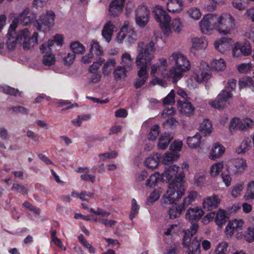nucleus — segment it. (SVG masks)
Listing matches in <instances>:
<instances>
[{"label": "nucleus", "instance_id": "nucleus-1", "mask_svg": "<svg viewBox=\"0 0 254 254\" xmlns=\"http://www.w3.org/2000/svg\"><path fill=\"white\" fill-rule=\"evenodd\" d=\"M199 25L201 32L206 34L216 30L221 35H230L234 33L236 28L235 19L228 13L205 14Z\"/></svg>", "mask_w": 254, "mask_h": 254}, {"label": "nucleus", "instance_id": "nucleus-2", "mask_svg": "<svg viewBox=\"0 0 254 254\" xmlns=\"http://www.w3.org/2000/svg\"><path fill=\"white\" fill-rule=\"evenodd\" d=\"M170 63L174 64L172 67L174 74V81L177 82L183 76V73L189 70L190 64L188 59L180 52H174L168 58Z\"/></svg>", "mask_w": 254, "mask_h": 254}, {"label": "nucleus", "instance_id": "nucleus-3", "mask_svg": "<svg viewBox=\"0 0 254 254\" xmlns=\"http://www.w3.org/2000/svg\"><path fill=\"white\" fill-rule=\"evenodd\" d=\"M198 225L197 223H192L189 229L184 232L183 240V245L184 248L188 249L187 254H200V239L192 237L197 232Z\"/></svg>", "mask_w": 254, "mask_h": 254}, {"label": "nucleus", "instance_id": "nucleus-4", "mask_svg": "<svg viewBox=\"0 0 254 254\" xmlns=\"http://www.w3.org/2000/svg\"><path fill=\"white\" fill-rule=\"evenodd\" d=\"M155 44V42L151 41L144 48L143 42L138 43L137 47L138 53L135 58L136 66L146 65L147 67V64L150 63L154 58Z\"/></svg>", "mask_w": 254, "mask_h": 254}, {"label": "nucleus", "instance_id": "nucleus-5", "mask_svg": "<svg viewBox=\"0 0 254 254\" xmlns=\"http://www.w3.org/2000/svg\"><path fill=\"white\" fill-rule=\"evenodd\" d=\"M153 13L155 18L159 24L163 33L166 35L171 32L170 23L171 18L161 5H156L153 9Z\"/></svg>", "mask_w": 254, "mask_h": 254}, {"label": "nucleus", "instance_id": "nucleus-6", "mask_svg": "<svg viewBox=\"0 0 254 254\" xmlns=\"http://www.w3.org/2000/svg\"><path fill=\"white\" fill-rule=\"evenodd\" d=\"M184 192L182 183H170L166 194L163 195V202L169 204L175 203L184 195Z\"/></svg>", "mask_w": 254, "mask_h": 254}, {"label": "nucleus", "instance_id": "nucleus-7", "mask_svg": "<svg viewBox=\"0 0 254 254\" xmlns=\"http://www.w3.org/2000/svg\"><path fill=\"white\" fill-rule=\"evenodd\" d=\"M158 62L152 64L151 68L150 74L153 77L160 76L163 78L172 77L174 79V74L172 68L169 67V64L165 58H160Z\"/></svg>", "mask_w": 254, "mask_h": 254}, {"label": "nucleus", "instance_id": "nucleus-8", "mask_svg": "<svg viewBox=\"0 0 254 254\" xmlns=\"http://www.w3.org/2000/svg\"><path fill=\"white\" fill-rule=\"evenodd\" d=\"M55 14L52 10H48L42 14L36 20V27L39 30L46 31L54 24Z\"/></svg>", "mask_w": 254, "mask_h": 254}, {"label": "nucleus", "instance_id": "nucleus-9", "mask_svg": "<svg viewBox=\"0 0 254 254\" xmlns=\"http://www.w3.org/2000/svg\"><path fill=\"white\" fill-rule=\"evenodd\" d=\"M31 36L30 32L27 28L20 30L18 33H8L7 46L9 50H12L16 46L17 43L28 39Z\"/></svg>", "mask_w": 254, "mask_h": 254}, {"label": "nucleus", "instance_id": "nucleus-10", "mask_svg": "<svg viewBox=\"0 0 254 254\" xmlns=\"http://www.w3.org/2000/svg\"><path fill=\"white\" fill-rule=\"evenodd\" d=\"M179 169V167L176 165L166 167L164 173L161 175V179L163 181H172L171 183L175 182L176 184L182 183L181 181L184 177V174L181 173L179 176H177Z\"/></svg>", "mask_w": 254, "mask_h": 254}, {"label": "nucleus", "instance_id": "nucleus-11", "mask_svg": "<svg viewBox=\"0 0 254 254\" xmlns=\"http://www.w3.org/2000/svg\"><path fill=\"white\" fill-rule=\"evenodd\" d=\"M232 94L229 91L222 90L214 100L209 101L212 107L217 109H224L230 104Z\"/></svg>", "mask_w": 254, "mask_h": 254}, {"label": "nucleus", "instance_id": "nucleus-12", "mask_svg": "<svg viewBox=\"0 0 254 254\" xmlns=\"http://www.w3.org/2000/svg\"><path fill=\"white\" fill-rule=\"evenodd\" d=\"M150 11L143 2L139 5L135 10V21L140 27H144L148 22Z\"/></svg>", "mask_w": 254, "mask_h": 254}, {"label": "nucleus", "instance_id": "nucleus-13", "mask_svg": "<svg viewBox=\"0 0 254 254\" xmlns=\"http://www.w3.org/2000/svg\"><path fill=\"white\" fill-rule=\"evenodd\" d=\"M211 77L205 63L201 64V66L195 68L191 76V78L199 83L208 80Z\"/></svg>", "mask_w": 254, "mask_h": 254}, {"label": "nucleus", "instance_id": "nucleus-14", "mask_svg": "<svg viewBox=\"0 0 254 254\" xmlns=\"http://www.w3.org/2000/svg\"><path fill=\"white\" fill-rule=\"evenodd\" d=\"M252 49L251 43L247 41L242 43H237L235 44L233 49V56L234 57L238 58L241 55L244 56H248L251 54Z\"/></svg>", "mask_w": 254, "mask_h": 254}, {"label": "nucleus", "instance_id": "nucleus-15", "mask_svg": "<svg viewBox=\"0 0 254 254\" xmlns=\"http://www.w3.org/2000/svg\"><path fill=\"white\" fill-rule=\"evenodd\" d=\"M221 202V199L217 195L213 194L204 198L202 206L204 209L212 210L217 208Z\"/></svg>", "mask_w": 254, "mask_h": 254}, {"label": "nucleus", "instance_id": "nucleus-16", "mask_svg": "<svg viewBox=\"0 0 254 254\" xmlns=\"http://www.w3.org/2000/svg\"><path fill=\"white\" fill-rule=\"evenodd\" d=\"M244 225V221L242 219H233L228 223L225 230V234L228 237H231L235 231L242 229Z\"/></svg>", "mask_w": 254, "mask_h": 254}, {"label": "nucleus", "instance_id": "nucleus-17", "mask_svg": "<svg viewBox=\"0 0 254 254\" xmlns=\"http://www.w3.org/2000/svg\"><path fill=\"white\" fill-rule=\"evenodd\" d=\"M203 214L204 211L200 207L190 208L187 211L185 218L192 223L193 221L199 220Z\"/></svg>", "mask_w": 254, "mask_h": 254}, {"label": "nucleus", "instance_id": "nucleus-18", "mask_svg": "<svg viewBox=\"0 0 254 254\" xmlns=\"http://www.w3.org/2000/svg\"><path fill=\"white\" fill-rule=\"evenodd\" d=\"M148 77L147 67L146 65L141 66L137 71V78L135 79L134 83L135 88L138 89L143 85Z\"/></svg>", "mask_w": 254, "mask_h": 254}, {"label": "nucleus", "instance_id": "nucleus-19", "mask_svg": "<svg viewBox=\"0 0 254 254\" xmlns=\"http://www.w3.org/2000/svg\"><path fill=\"white\" fill-rule=\"evenodd\" d=\"M63 40L64 38L62 35L56 34L54 37L53 40L48 41V43L42 44L40 46V49L43 53L45 52L48 53L51 51L52 47L54 45L55 43H56L58 45H62Z\"/></svg>", "mask_w": 254, "mask_h": 254}, {"label": "nucleus", "instance_id": "nucleus-20", "mask_svg": "<svg viewBox=\"0 0 254 254\" xmlns=\"http://www.w3.org/2000/svg\"><path fill=\"white\" fill-rule=\"evenodd\" d=\"M225 151V147L220 143H214L210 150L208 157L213 161L220 158Z\"/></svg>", "mask_w": 254, "mask_h": 254}, {"label": "nucleus", "instance_id": "nucleus-21", "mask_svg": "<svg viewBox=\"0 0 254 254\" xmlns=\"http://www.w3.org/2000/svg\"><path fill=\"white\" fill-rule=\"evenodd\" d=\"M36 17V14L26 8L19 15V20L23 25H27Z\"/></svg>", "mask_w": 254, "mask_h": 254}, {"label": "nucleus", "instance_id": "nucleus-22", "mask_svg": "<svg viewBox=\"0 0 254 254\" xmlns=\"http://www.w3.org/2000/svg\"><path fill=\"white\" fill-rule=\"evenodd\" d=\"M167 8L170 12L180 13L184 9V4L182 0H169L167 3Z\"/></svg>", "mask_w": 254, "mask_h": 254}, {"label": "nucleus", "instance_id": "nucleus-23", "mask_svg": "<svg viewBox=\"0 0 254 254\" xmlns=\"http://www.w3.org/2000/svg\"><path fill=\"white\" fill-rule=\"evenodd\" d=\"M178 108L179 109L180 112L187 116H190L192 115L194 111V107L192 105L190 102H182L181 101L179 100L177 102Z\"/></svg>", "mask_w": 254, "mask_h": 254}, {"label": "nucleus", "instance_id": "nucleus-24", "mask_svg": "<svg viewBox=\"0 0 254 254\" xmlns=\"http://www.w3.org/2000/svg\"><path fill=\"white\" fill-rule=\"evenodd\" d=\"M125 0H113L110 4L109 14L111 16H117L122 10Z\"/></svg>", "mask_w": 254, "mask_h": 254}, {"label": "nucleus", "instance_id": "nucleus-25", "mask_svg": "<svg viewBox=\"0 0 254 254\" xmlns=\"http://www.w3.org/2000/svg\"><path fill=\"white\" fill-rule=\"evenodd\" d=\"M231 39L223 37L214 43L215 48L221 53H224L231 47Z\"/></svg>", "mask_w": 254, "mask_h": 254}, {"label": "nucleus", "instance_id": "nucleus-26", "mask_svg": "<svg viewBox=\"0 0 254 254\" xmlns=\"http://www.w3.org/2000/svg\"><path fill=\"white\" fill-rule=\"evenodd\" d=\"M133 64V58L129 53L125 52L122 54L120 61L121 66L126 67L130 71L132 69Z\"/></svg>", "mask_w": 254, "mask_h": 254}, {"label": "nucleus", "instance_id": "nucleus-27", "mask_svg": "<svg viewBox=\"0 0 254 254\" xmlns=\"http://www.w3.org/2000/svg\"><path fill=\"white\" fill-rule=\"evenodd\" d=\"M234 165L233 171L235 173L243 172L247 167L246 160L243 158H236L233 160Z\"/></svg>", "mask_w": 254, "mask_h": 254}, {"label": "nucleus", "instance_id": "nucleus-28", "mask_svg": "<svg viewBox=\"0 0 254 254\" xmlns=\"http://www.w3.org/2000/svg\"><path fill=\"white\" fill-rule=\"evenodd\" d=\"M129 71L123 66L118 65L113 70V74L114 79L118 81L124 80L127 76V72Z\"/></svg>", "mask_w": 254, "mask_h": 254}, {"label": "nucleus", "instance_id": "nucleus-29", "mask_svg": "<svg viewBox=\"0 0 254 254\" xmlns=\"http://www.w3.org/2000/svg\"><path fill=\"white\" fill-rule=\"evenodd\" d=\"M115 26L111 21L107 22L103 27L102 35L107 42H109L112 38Z\"/></svg>", "mask_w": 254, "mask_h": 254}, {"label": "nucleus", "instance_id": "nucleus-30", "mask_svg": "<svg viewBox=\"0 0 254 254\" xmlns=\"http://www.w3.org/2000/svg\"><path fill=\"white\" fill-rule=\"evenodd\" d=\"M38 34L37 32H34L32 37L28 38V39H25L23 42V48L24 50H30L34 46L38 44Z\"/></svg>", "mask_w": 254, "mask_h": 254}, {"label": "nucleus", "instance_id": "nucleus-31", "mask_svg": "<svg viewBox=\"0 0 254 254\" xmlns=\"http://www.w3.org/2000/svg\"><path fill=\"white\" fill-rule=\"evenodd\" d=\"M191 49L199 50L204 49L207 47V42L203 37H194L191 38Z\"/></svg>", "mask_w": 254, "mask_h": 254}, {"label": "nucleus", "instance_id": "nucleus-32", "mask_svg": "<svg viewBox=\"0 0 254 254\" xmlns=\"http://www.w3.org/2000/svg\"><path fill=\"white\" fill-rule=\"evenodd\" d=\"M173 136L169 133H165L159 137L158 147L159 149L164 150L172 139Z\"/></svg>", "mask_w": 254, "mask_h": 254}, {"label": "nucleus", "instance_id": "nucleus-33", "mask_svg": "<svg viewBox=\"0 0 254 254\" xmlns=\"http://www.w3.org/2000/svg\"><path fill=\"white\" fill-rule=\"evenodd\" d=\"M210 66L214 70L220 71L226 68V64L223 59L220 58L213 60L211 62Z\"/></svg>", "mask_w": 254, "mask_h": 254}, {"label": "nucleus", "instance_id": "nucleus-34", "mask_svg": "<svg viewBox=\"0 0 254 254\" xmlns=\"http://www.w3.org/2000/svg\"><path fill=\"white\" fill-rule=\"evenodd\" d=\"M251 148V140L249 138H245L242 141L239 146L236 148V152L238 154H244Z\"/></svg>", "mask_w": 254, "mask_h": 254}, {"label": "nucleus", "instance_id": "nucleus-35", "mask_svg": "<svg viewBox=\"0 0 254 254\" xmlns=\"http://www.w3.org/2000/svg\"><path fill=\"white\" fill-rule=\"evenodd\" d=\"M244 198L246 200L254 199V181H251L247 184Z\"/></svg>", "mask_w": 254, "mask_h": 254}, {"label": "nucleus", "instance_id": "nucleus-36", "mask_svg": "<svg viewBox=\"0 0 254 254\" xmlns=\"http://www.w3.org/2000/svg\"><path fill=\"white\" fill-rule=\"evenodd\" d=\"M201 136L199 134L196 133L193 136H189L187 138V143L189 146L191 148H195L200 146Z\"/></svg>", "mask_w": 254, "mask_h": 254}, {"label": "nucleus", "instance_id": "nucleus-37", "mask_svg": "<svg viewBox=\"0 0 254 254\" xmlns=\"http://www.w3.org/2000/svg\"><path fill=\"white\" fill-rule=\"evenodd\" d=\"M116 64V61L115 59L108 60L104 64L102 73L104 75L108 76L111 72L112 69Z\"/></svg>", "mask_w": 254, "mask_h": 254}, {"label": "nucleus", "instance_id": "nucleus-38", "mask_svg": "<svg viewBox=\"0 0 254 254\" xmlns=\"http://www.w3.org/2000/svg\"><path fill=\"white\" fill-rule=\"evenodd\" d=\"M224 167L223 162H218L214 163L210 168L209 173L211 176L215 177L218 176Z\"/></svg>", "mask_w": 254, "mask_h": 254}, {"label": "nucleus", "instance_id": "nucleus-39", "mask_svg": "<svg viewBox=\"0 0 254 254\" xmlns=\"http://www.w3.org/2000/svg\"><path fill=\"white\" fill-rule=\"evenodd\" d=\"M187 13L190 18L194 20L199 19L201 16L200 10L196 7L190 8L187 10Z\"/></svg>", "mask_w": 254, "mask_h": 254}, {"label": "nucleus", "instance_id": "nucleus-40", "mask_svg": "<svg viewBox=\"0 0 254 254\" xmlns=\"http://www.w3.org/2000/svg\"><path fill=\"white\" fill-rule=\"evenodd\" d=\"M70 48L75 54H82L85 51V47L78 41H74L70 44Z\"/></svg>", "mask_w": 254, "mask_h": 254}, {"label": "nucleus", "instance_id": "nucleus-41", "mask_svg": "<svg viewBox=\"0 0 254 254\" xmlns=\"http://www.w3.org/2000/svg\"><path fill=\"white\" fill-rule=\"evenodd\" d=\"M200 130L205 135L210 133L212 131V126L207 119L204 120L200 125Z\"/></svg>", "mask_w": 254, "mask_h": 254}, {"label": "nucleus", "instance_id": "nucleus-42", "mask_svg": "<svg viewBox=\"0 0 254 254\" xmlns=\"http://www.w3.org/2000/svg\"><path fill=\"white\" fill-rule=\"evenodd\" d=\"M184 210L185 208L182 206H179L178 207L172 206L169 209L168 213L170 218H175L179 217Z\"/></svg>", "mask_w": 254, "mask_h": 254}, {"label": "nucleus", "instance_id": "nucleus-43", "mask_svg": "<svg viewBox=\"0 0 254 254\" xmlns=\"http://www.w3.org/2000/svg\"><path fill=\"white\" fill-rule=\"evenodd\" d=\"M159 156L157 154H156L155 156L148 157L145 161L146 166L151 169L156 168L159 163Z\"/></svg>", "mask_w": 254, "mask_h": 254}, {"label": "nucleus", "instance_id": "nucleus-44", "mask_svg": "<svg viewBox=\"0 0 254 254\" xmlns=\"http://www.w3.org/2000/svg\"><path fill=\"white\" fill-rule=\"evenodd\" d=\"M228 244L226 242L218 243L215 248V254H227L228 253Z\"/></svg>", "mask_w": 254, "mask_h": 254}, {"label": "nucleus", "instance_id": "nucleus-45", "mask_svg": "<svg viewBox=\"0 0 254 254\" xmlns=\"http://www.w3.org/2000/svg\"><path fill=\"white\" fill-rule=\"evenodd\" d=\"M90 53L91 55L100 56L102 54L103 51L99 43L95 40H92L91 43Z\"/></svg>", "mask_w": 254, "mask_h": 254}, {"label": "nucleus", "instance_id": "nucleus-46", "mask_svg": "<svg viewBox=\"0 0 254 254\" xmlns=\"http://www.w3.org/2000/svg\"><path fill=\"white\" fill-rule=\"evenodd\" d=\"M161 175L158 172H155L153 174L151 175L149 178L147 179L146 182V186L150 187L155 186L156 183L161 179Z\"/></svg>", "mask_w": 254, "mask_h": 254}, {"label": "nucleus", "instance_id": "nucleus-47", "mask_svg": "<svg viewBox=\"0 0 254 254\" xmlns=\"http://www.w3.org/2000/svg\"><path fill=\"white\" fill-rule=\"evenodd\" d=\"M216 224L221 227L226 222V216L224 211L219 210L216 214L215 219Z\"/></svg>", "mask_w": 254, "mask_h": 254}, {"label": "nucleus", "instance_id": "nucleus-48", "mask_svg": "<svg viewBox=\"0 0 254 254\" xmlns=\"http://www.w3.org/2000/svg\"><path fill=\"white\" fill-rule=\"evenodd\" d=\"M197 192L195 191H190L187 196L185 198L183 203V207L185 208L187 206L193 202L196 197Z\"/></svg>", "mask_w": 254, "mask_h": 254}, {"label": "nucleus", "instance_id": "nucleus-49", "mask_svg": "<svg viewBox=\"0 0 254 254\" xmlns=\"http://www.w3.org/2000/svg\"><path fill=\"white\" fill-rule=\"evenodd\" d=\"M179 157V156L174 152H167L165 154L162 161L164 164L169 165L172 161L177 160Z\"/></svg>", "mask_w": 254, "mask_h": 254}, {"label": "nucleus", "instance_id": "nucleus-50", "mask_svg": "<svg viewBox=\"0 0 254 254\" xmlns=\"http://www.w3.org/2000/svg\"><path fill=\"white\" fill-rule=\"evenodd\" d=\"M50 52L51 51L49 52L48 53H44L47 54L44 56L43 59V63L45 65H52L55 62V57L54 55L50 53Z\"/></svg>", "mask_w": 254, "mask_h": 254}, {"label": "nucleus", "instance_id": "nucleus-51", "mask_svg": "<svg viewBox=\"0 0 254 254\" xmlns=\"http://www.w3.org/2000/svg\"><path fill=\"white\" fill-rule=\"evenodd\" d=\"M171 26L176 32H180L183 28V24L181 18L179 17L174 18L172 21Z\"/></svg>", "mask_w": 254, "mask_h": 254}, {"label": "nucleus", "instance_id": "nucleus-52", "mask_svg": "<svg viewBox=\"0 0 254 254\" xmlns=\"http://www.w3.org/2000/svg\"><path fill=\"white\" fill-rule=\"evenodd\" d=\"M139 206L137 204L136 200L133 198L131 200V207L129 218L132 220L138 213Z\"/></svg>", "mask_w": 254, "mask_h": 254}, {"label": "nucleus", "instance_id": "nucleus-53", "mask_svg": "<svg viewBox=\"0 0 254 254\" xmlns=\"http://www.w3.org/2000/svg\"><path fill=\"white\" fill-rule=\"evenodd\" d=\"M253 79L249 76H246L239 80V85L240 88H244L247 87H250L253 84Z\"/></svg>", "mask_w": 254, "mask_h": 254}, {"label": "nucleus", "instance_id": "nucleus-54", "mask_svg": "<svg viewBox=\"0 0 254 254\" xmlns=\"http://www.w3.org/2000/svg\"><path fill=\"white\" fill-rule=\"evenodd\" d=\"M248 3L246 0H233L232 1L233 6L239 10L245 9Z\"/></svg>", "mask_w": 254, "mask_h": 254}, {"label": "nucleus", "instance_id": "nucleus-55", "mask_svg": "<svg viewBox=\"0 0 254 254\" xmlns=\"http://www.w3.org/2000/svg\"><path fill=\"white\" fill-rule=\"evenodd\" d=\"M237 68L239 72L247 73L251 70L252 66L251 63H243L238 64Z\"/></svg>", "mask_w": 254, "mask_h": 254}, {"label": "nucleus", "instance_id": "nucleus-56", "mask_svg": "<svg viewBox=\"0 0 254 254\" xmlns=\"http://www.w3.org/2000/svg\"><path fill=\"white\" fill-rule=\"evenodd\" d=\"M159 126L158 125H154L151 128L150 132L148 134V138L149 140H154L159 133Z\"/></svg>", "mask_w": 254, "mask_h": 254}, {"label": "nucleus", "instance_id": "nucleus-57", "mask_svg": "<svg viewBox=\"0 0 254 254\" xmlns=\"http://www.w3.org/2000/svg\"><path fill=\"white\" fill-rule=\"evenodd\" d=\"M90 118L91 116L89 114L80 115L78 116L76 119L72 120L71 122L75 126L79 127L81 126L82 122L83 121L88 120Z\"/></svg>", "mask_w": 254, "mask_h": 254}, {"label": "nucleus", "instance_id": "nucleus-58", "mask_svg": "<svg viewBox=\"0 0 254 254\" xmlns=\"http://www.w3.org/2000/svg\"><path fill=\"white\" fill-rule=\"evenodd\" d=\"M244 237L245 240L249 242L252 243L254 241V228L249 227L246 232Z\"/></svg>", "mask_w": 254, "mask_h": 254}, {"label": "nucleus", "instance_id": "nucleus-59", "mask_svg": "<svg viewBox=\"0 0 254 254\" xmlns=\"http://www.w3.org/2000/svg\"><path fill=\"white\" fill-rule=\"evenodd\" d=\"M2 91L5 94H10L15 96L20 94V92L17 89L8 86H2Z\"/></svg>", "mask_w": 254, "mask_h": 254}, {"label": "nucleus", "instance_id": "nucleus-60", "mask_svg": "<svg viewBox=\"0 0 254 254\" xmlns=\"http://www.w3.org/2000/svg\"><path fill=\"white\" fill-rule=\"evenodd\" d=\"M11 190L23 194H26L27 192V189L24 186H22L18 183L13 184Z\"/></svg>", "mask_w": 254, "mask_h": 254}, {"label": "nucleus", "instance_id": "nucleus-61", "mask_svg": "<svg viewBox=\"0 0 254 254\" xmlns=\"http://www.w3.org/2000/svg\"><path fill=\"white\" fill-rule=\"evenodd\" d=\"M244 189V184H237L234 186L232 190V195L233 197H236L241 194Z\"/></svg>", "mask_w": 254, "mask_h": 254}, {"label": "nucleus", "instance_id": "nucleus-62", "mask_svg": "<svg viewBox=\"0 0 254 254\" xmlns=\"http://www.w3.org/2000/svg\"><path fill=\"white\" fill-rule=\"evenodd\" d=\"M104 61V59L100 58L98 61L94 62L93 64L90 66L89 68V71L90 73L97 72V70L99 69Z\"/></svg>", "mask_w": 254, "mask_h": 254}, {"label": "nucleus", "instance_id": "nucleus-63", "mask_svg": "<svg viewBox=\"0 0 254 254\" xmlns=\"http://www.w3.org/2000/svg\"><path fill=\"white\" fill-rule=\"evenodd\" d=\"M7 110L8 112L12 111L13 112L20 113L24 114H26L28 112L27 109L20 106L9 107L7 108Z\"/></svg>", "mask_w": 254, "mask_h": 254}, {"label": "nucleus", "instance_id": "nucleus-64", "mask_svg": "<svg viewBox=\"0 0 254 254\" xmlns=\"http://www.w3.org/2000/svg\"><path fill=\"white\" fill-rule=\"evenodd\" d=\"M254 125V121L250 118H245L242 121L240 130H244L251 128Z\"/></svg>", "mask_w": 254, "mask_h": 254}]
</instances>
